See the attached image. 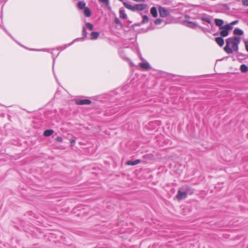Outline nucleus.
I'll list each match as a JSON object with an SVG mask.
<instances>
[{"label": "nucleus", "mask_w": 248, "mask_h": 248, "mask_svg": "<svg viewBox=\"0 0 248 248\" xmlns=\"http://www.w3.org/2000/svg\"><path fill=\"white\" fill-rule=\"evenodd\" d=\"M215 22L217 26L219 27V29L221 30L219 34L222 37H226L229 34L230 31L232 30L231 27L228 24L224 25V21L220 19H215Z\"/></svg>", "instance_id": "obj_1"}, {"label": "nucleus", "mask_w": 248, "mask_h": 248, "mask_svg": "<svg viewBox=\"0 0 248 248\" xmlns=\"http://www.w3.org/2000/svg\"><path fill=\"white\" fill-rule=\"evenodd\" d=\"M241 41V38L238 36H233L232 37H229L226 40V46H225L224 49L225 51L228 54H231L233 52L232 49L230 47V46L231 45L232 47L233 46V45H235L237 43H240Z\"/></svg>", "instance_id": "obj_2"}, {"label": "nucleus", "mask_w": 248, "mask_h": 248, "mask_svg": "<svg viewBox=\"0 0 248 248\" xmlns=\"http://www.w3.org/2000/svg\"><path fill=\"white\" fill-rule=\"evenodd\" d=\"M245 45L246 49L248 52V41L245 42Z\"/></svg>", "instance_id": "obj_33"}, {"label": "nucleus", "mask_w": 248, "mask_h": 248, "mask_svg": "<svg viewBox=\"0 0 248 248\" xmlns=\"http://www.w3.org/2000/svg\"><path fill=\"white\" fill-rule=\"evenodd\" d=\"M159 15L162 17H165L170 15V12L165 8L159 7L158 8Z\"/></svg>", "instance_id": "obj_4"}, {"label": "nucleus", "mask_w": 248, "mask_h": 248, "mask_svg": "<svg viewBox=\"0 0 248 248\" xmlns=\"http://www.w3.org/2000/svg\"><path fill=\"white\" fill-rule=\"evenodd\" d=\"M82 37H81V38H77L76 39H75L71 43L65 45L63 47H62H62H59L58 49H61V50H64V49H65L67 47H68V46H70L71 45H72L75 41H76L77 40H83L85 38H86L87 37V32H86L85 28L84 27H83V29H82Z\"/></svg>", "instance_id": "obj_3"}, {"label": "nucleus", "mask_w": 248, "mask_h": 248, "mask_svg": "<svg viewBox=\"0 0 248 248\" xmlns=\"http://www.w3.org/2000/svg\"><path fill=\"white\" fill-rule=\"evenodd\" d=\"M114 22L116 24H120L121 23V21L117 17H115L114 19Z\"/></svg>", "instance_id": "obj_31"}, {"label": "nucleus", "mask_w": 248, "mask_h": 248, "mask_svg": "<svg viewBox=\"0 0 248 248\" xmlns=\"http://www.w3.org/2000/svg\"><path fill=\"white\" fill-rule=\"evenodd\" d=\"M78 7L80 10L84 9L86 8V3L83 1H80L78 3Z\"/></svg>", "instance_id": "obj_19"}, {"label": "nucleus", "mask_w": 248, "mask_h": 248, "mask_svg": "<svg viewBox=\"0 0 248 248\" xmlns=\"http://www.w3.org/2000/svg\"><path fill=\"white\" fill-rule=\"evenodd\" d=\"M99 2L102 3L106 5L107 7H109V0H98Z\"/></svg>", "instance_id": "obj_23"}, {"label": "nucleus", "mask_w": 248, "mask_h": 248, "mask_svg": "<svg viewBox=\"0 0 248 248\" xmlns=\"http://www.w3.org/2000/svg\"><path fill=\"white\" fill-rule=\"evenodd\" d=\"M190 18V17L189 16H187V15H186L185 16V19H186V22H187V20H188Z\"/></svg>", "instance_id": "obj_35"}, {"label": "nucleus", "mask_w": 248, "mask_h": 248, "mask_svg": "<svg viewBox=\"0 0 248 248\" xmlns=\"http://www.w3.org/2000/svg\"><path fill=\"white\" fill-rule=\"evenodd\" d=\"M149 19L147 16L144 15V16H143L142 20L141 22L142 24L148 23L149 22Z\"/></svg>", "instance_id": "obj_25"}, {"label": "nucleus", "mask_w": 248, "mask_h": 248, "mask_svg": "<svg viewBox=\"0 0 248 248\" xmlns=\"http://www.w3.org/2000/svg\"><path fill=\"white\" fill-rule=\"evenodd\" d=\"M186 196L187 195L186 194V192H185L184 190V191H182L181 190H179L176 197L178 200H181L182 199L186 198Z\"/></svg>", "instance_id": "obj_10"}, {"label": "nucleus", "mask_w": 248, "mask_h": 248, "mask_svg": "<svg viewBox=\"0 0 248 248\" xmlns=\"http://www.w3.org/2000/svg\"><path fill=\"white\" fill-rule=\"evenodd\" d=\"M240 43L236 44L235 45H233V46H232V50H234V51L238 52V46Z\"/></svg>", "instance_id": "obj_27"}, {"label": "nucleus", "mask_w": 248, "mask_h": 248, "mask_svg": "<svg viewBox=\"0 0 248 248\" xmlns=\"http://www.w3.org/2000/svg\"><path fill=\"white\" fill-rule=\"evenodd\" d=\"M56 140L58 141L62 142V139L61 137H57L56 138Z\"/></svg>", "instance_id": "obj_34"}, {"label": "nucleus", "mask_w": 248, "mask_h": 248, "mask_svg": "<svg viewBox=\"0 0 248 248\" xmlns=\"http://www.w3.org/2000/svg\"><path fill=\"white\" fill-rule=\"evenodd\" d=\"M183 190L186 192V195H192L194 193V189L188 185H185L182 187Z\"/></svg>", "instance_id": "obj_7"}, {"label": "nucleus", "mask_w": 248, "mask_h": 248, "mask_svg": "<svg viewBox=\"0 0 248 248\" xmlns=\"http://www.w3.org/2000/svg\"><path fill=\"white\" fill-rule=\"evenodd\" d=\"M139 65L141 68L145 70H148L151 68L149 63L147 62H140V63Z\"/></svg>", "instance_id": "obj_11"}, {"label": "nucleus", "mask_w": 248, "mask_h": 248, "mask_svg": "<svg viewBox=\"0 0 248 248\" xmlns=\"http://www.w3.org/2000/svg\"><path fill=\"white\" fill-rule=\"evenodd\" d=\"M233 34L235 35H242L244 34V31L241 29L235 28L233 31Z\"/></svg>", "instance_id": "obj_20"}, {"label": "nucleus", "mask_w": 248, "mask_h": 248, "mask_svg": "<svg viewBox=\"0 0 248 248\" xmlns=\"http://www.w3.org/2000/svg\"><path fill=\"white\" fill-rule=\"evenodd\" d=\"M119 54H120V57L123 59L124 60H125L126 61H127L128 62H129V63L131 65H132L133 66L134 64H133V63H132V62H131L130 60L126 57L125 55V54H124V51L123 50H121L119 51Z\"/></svg>", "instance_id": "obj_12"}, {"label": "nucleus", "mask_w": 248, "mask_h": 248, "mask_svg": "<svg viewBox=\"0 0 248 248\" xmlns=\"http://www.w3.org/2000/svg\"><path fill=\"white\" fill-rule=\"evenodd\" d=\"M238 22V20H234V21L231 22L230 24H228V25L231 27L232 30L233 28V26L234 25H236Z\"/></svg>", "instance_id": "obj_29"}, {"label": "nucleus", "mask_w": 248, "mask_h": 248, "mask_svg": "<svg viewBox=\"0 0 248 248\" xmlns=\"http://www.w3.org/2000/svg\"><path fill=\"white\" fill-rule=\"evenodd\" d=\"M147 7V4L141 3V4H136L133 7V10L132 11H142L145 9Z\"/></svg>", "instance_id": "obj_6"}, {"label": "nucleus", "mask_w": 248, "mask_h": 248, "mask_svg": "<svg viewBox=\"0 0 248 248\" xmlns=\"http://www.w3.org/2000/svg\"><path fill=\"white\" fill-rule=\"evenodd\" d=\"M240 70L243 73H246L248 71V67L244 64H242L240 66Z\"/></svg>", "instance_id": "obj_22"}, {"label": "nucleus", "mask_w": 248, "mask_h": 248, "mask_svg": "<svg viewBox=\"0 0 248 248\" xmlns=\"http://www.w3.org/2000/svg\"><path fill=\"white\" fill-rule=\"evenodd\" d=\"M242 2L244 5L248 6V0H242Z\"/></svg>", "instance_id": "obj_30"}, {"label": "nucleus", "mask_w": 248, "mask_h": 248, "mask_svg": "<svg viewBox=\"0 0 248 248\" xmlns=\"http://www.w3.org/2000/svg\"><path fill=\"white\" fill-rule=\"evenodd\" d=\"M83 13L86 17H90L91 16V11L90 9L86 7L83 9Z\"/></svg>", "instance_id": "obj_15"}, {"label": "nucleus", "mask_w": 248, "mask_h": 248, "mask_svg": "<svg viewBox=\"0 0 248 248\" xmlns=\"http://www.w3.org/2000/svg\"><path fill=\"white\" fill-rule=\"evenodd\" d=\"M238 56H241V57H244L245 56V55L242 53H240V52H238Z\"/></svg>", "instance_id": "obj_36"}, {"label": "nucleus", "mask_w": 248, "mask_h": 248, "mask_svg": "<svg viewBox=\"0 0 248 248\" xmlns=\"http://www.w3.org/2000/svg\"><path fill=\"white\" fill-rule=\"evenodd\" d=\"M223 37H217L215 38L216 42L220 46H222L224 44V40L223 38Z\"/></svg>", "instance_id": "obj_13"}, {"label": "nucleus", "mask_w": 248, "mask_h": 248, "mask_svg": "<svg viewBox=\"0 0 248 248\" xmlns=\"http://www.w3.org/2000/svg\"><path fill=\"white\" fill-rule=\"evenodd\" d=\"M86 27L89 30L92 31L93 30V25L91 23H90L89 22L86 23Z\"/></svg>", "instance_id": "obj_26"}, {"label": "nucleus", "mask_w": 248, "mask_h": 248, "mask_svg": "<svg viewBox=\"0 0 248 248\" xmlns=\"http://www.w3.org/2000/svg\"><path fill=\"white\" fill-rule=\"evenodd\" d=\"M70 141L71 145L72 146H73L75 145V142H76L75 140L74 139H71Z\"/></svg>", "instance_id": "obj_32"}, {"label": "nucleus", "mask_w": 248, "mask_h": 248, "mask_svg": "<svg viewBox=\"0 0 248 248\" xmlns=\"http://www.w3.org/2000/svg\"><path fill=\"white\" fill-rule=\"evenodd\" d=\"M141 162L140 160L137 159L135 161L128 160L126 162V164L130 166H134L138 164Z\"/></svg>", "instance_id": "obj_14"}, {"label": "nucleus", "mask_w": 248, "mask_h": 248, "mask_svg": "<svg viewBox=\"0 0 248 248\" xmlns=\"http://www.w3.org/2000/svg\"><path fill=\"white\" fill-rule=\"evenodd\" d=\"M162 22V20L160 18L156 19L154 21V23L155 25H159Z\"/></svg>", "instance_id": "obj_28"}, {"label": "nucleus", "mask_w": 248, "mask_h": 248, "mask_svg": "<svg viewBox=\"0 0 248 248\" xmlns=\"http://www.w3.org/2000/svg\"><path fill=\"white\" fill-rule=\"evenodd\" d=\"M119 14H120V18H123L124 19H127V16L126 14L125 13V11L124 9H121L119 11Z\"/></svg>", "instance_id": "obj_17"}, {"label": "nucleus", "mask_w": 248, "mask_h": 248, "mask_svg": "<svg viewBox=\"0 0 248 248\" xmlns=\"http://www.w3.org/2000/svg\"><path fill=\"white\" fill-rule=\"evenodd\" d=\"M55 58H53V62H54V61H55Z\"/></svg>", "instance_id": "obj_38"}, {"label": "nucleus", "mask_w": 248, "mask_h": 248, "mask_svg": "<svg viewBox=\"0 0 248 248\" xmlns=\"http://www.w3.org/2000/svg\"><path fill=\"white\" fill-rule=\"evenodd\" d=\"M99 35V32L97 31H92L91 33V40H95L96 39Z\"/></svg>", "instance_id": "obj_18"}, {"label": "nucleus", "mask_w": 248, "mask_h": 248, "mask_svg": "<svg viewBox=\"0 0 248 248\" xmlns=\"http://www.w3.org/2000/svg\"><path fill=\"white\" fill-rule=\"evenodd\" d=\"M186 25L188 27H189V28H192V29H195L197 27H199V28H201L202 30L204 29V28H203V27L199 26L197 24V23L194 22H192V21H187V22H186Z\"/></svg>", "instance_id": "obj_9"}, {"label": "nucleus", "mask_w": 248, "mask_h": 248, "mask_svg": "<svg viewBox=\"0 0 248 248\" xmlns=\"http://www.w3.org/2000/svg\"><path fill=\"white\" fill-rule=\"evenodd\" d=\"M54 133V131L52 129L46 130L44 132V135L46 137H49Z\"/></svg>", "instance_id": "obj_21"}, {"label": "nucleus", "mask_w": 248, "mask_h": 248, "mask_svg": "<svg viewBox=\"0 0 248 248\" xmlns=\"http://www.w3.org/2000/svg\"><path fill=\"white\" fill-rule=\"evenodd\" d=\"M76 103L78 105H89L91 103V101L88 99H77Z\"/></svg>", "instance_id": "obj_8"}, {"label": "nucleus", "mask_w": 248, "mask_h": 248, "mask_svg": "<svg viewBox=\"0 0 248 248\" xmlns=\"http://www.w3.org/2000/svg\"><path fill=\"white\" fill-rule=\"evenodd\" d=\"M134 1H138V2H144L145 1V0H133Z\"/></svg>", "instance_id": "obj_37"}, {"label": "nucleus", "mask_w": 248, "mask_h": 248, "mask_svg": "<svg viewBox=\"0 0 248 248\" xmlns=\"http://www.w3.org/2000/svg\"><path fill=\"white\" fill-rule=\"evenodd\" d=\"M123 4L124 5L127 9L132 11L133 9V6H132L131 4L127 3L126 2H123Z\"/></svg>", "instance_id": "obj_24"}, {"label": "nucleus", "mask_w": 248, "mask_h": 248, "mask_svg": "<svg viewBox=\"0 0 248 248\" xmlns=\"http://www.w3.org/2000/svg\"><path fill=\"white\" fill-rule=\"evenodd\" d=\"M199 19H200L203 22H206L208 24H210L211 27L213 26V24L212 22L211 17L210 16L204 15L202 16L199 17Z\"/></svg>", "instance_id": "obj_5"}, {"label": "nucleus", "mask_w": 248, "mask_h": 248, "mask_svg": "<svg viewBox=\"0 0 248 248\" xmlns=\"http://www.w3.org/2000/svg\"><path fill=\"white\" fill-rule=\"evenodd\" d=\"M150 13L154 17H156L157 16V11L156 7H152L150 10Z\"/></svg>", "instance_id": "obj_16"}]
</instances>
